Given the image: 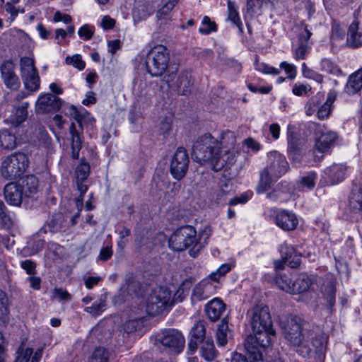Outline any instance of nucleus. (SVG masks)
<instances>
[{
	"label": "nucleus",
	"mask_w": 362,
	"mask_h": 362,
	"mask_svg": "<svg viewBox=\"0 0 362 362\" xmlns=\"http://www.w3.org/2000/svg\"><path fill=\"white\" fill-rule=\"evenodd\" d=\"M202 24L206 27H202L199 29L200 33L209 34L211 31L216 30V25L214 22H211L208 16H204L202 20Z\"/></svg>",
	"instance_id": "nucleus-54"
},
{
	"label": "nucleus",
	"mask_w": 362,
	"mask_h": 362,
	"mask_svg": "<svg viewBox=\"0 0 362 362\" xmlns=\"http://www.w3.org/2000/svg\"><path fill=\"white\" fill-rule=\"evenodd\" d=\"M107 353L103 348H97L92 354L88 362H107Z\"/></svg>",
	"instance_id": "nucleus-49"
},
{
	"label": "nucleus",
	"mask_w": 362,
	"mask_h": 362,
	"mask_svg": "<svg viewBox=\"0 0 362 362\" xmlns=\"http://www.w3.org/2000/svg\"><path fill=\"white\" fill-rule=\"evenodd\" d=\"M328 337L327 334L322 333L316 335L312 341L313 347L315 349V352L320 356L323 355L327 349Z\"/></svg>",
	"instance_id": "nucleus-33"
},
{
	"label": "nucleus",
	"mask_w": 362,
	"mask_h": 362,
	"mask_svg": "<svg viewBox=\"0 0 362 362\" xmlns=\"http://www.w3.org/2000/svg\"><path fill=\"white\" fill-rule=\"evenodd\" d=\"M52 293V298H57L59 300H68L71 299V295L62 288H54Z\"/></svg>",
	"instance_id": "nucleus-61"
},
{
	"label": "nucleus",
	"mask_w": 362,
	"mask_h": 362,
	"mask_svg": "<svg viewBox=\"0 0 362 362\" xmlns=\"http://www.w3.org/2000/svg\"><path fill=\"white\" fill-rule=\"evenodd\" d=\"M251 325L252 332H259L260 329L272 327V320L267 306H256L251 310Z\"/></svg>",
	"instance_id": "nucleus-11"
},
{
	"label": "nucleus",
	"mask_w": 362,
	"mask_h": 362,
	"mask_svg": "<svg viewBox=\"0 0 362 362\" xmlns=\"http://www.w3.org/2000/svg\"><path fill=\"white\" fill-rule=\"evenodd\" d=\"M294 129V126L288 125V151L291 153H296L302 148L303 141L295 134Z\"/></svg>",
	"instance_id": "nucleus-30"
},
{
	"label": "nucleus",
	"mask_w": 362,
	"mask_h": 362,
	"mask_svg": "<svg viewBox=\"0 0 362 362\" xmlns=\"http://www.w3.org/2000/svg\"><path fill=\"white\" fill-rule=\"evenodd\" d=\"M346 167L342 164H333L327 168L325 171L327 185H337L344 180L346 175Z\"/></svg>",
	"instance_id": "nucleus-18"
},
{
	"label": "nucleus",
	"mask_w": 362,
	"mask_h": 362,
	"mask_svg": "<svg viewBox=\"0 0 362 362\" xmlns=\"http://www.w3.org/2000/svg\"><path fill=\"white\" fill-rule=\"evenodd\" d=\"M23 81L25 87L30 91H35L40 87V77L37 71L33 72L31 74H28L21 76Z\"/></svg>",
	"instance_id": "nucleus-35"
},
{
	"label": "nucleus",
	"mask_w": 362,
	"mask_h": 362,
	"mask_svg": "<svg viewBox=\"0 0 362 362\" xmlns=\"http://www.w3.org/2000/svg\"><path fill=\"white\" fill-rule=\"evenodd\" d=\"M302 71L303 76L306 78H313L319 83H321L323 80V77L322 75L315 73L313 70L308 68L305 63H303L302 65Z\"/></svg>",
	"instance_id": "nucleus-57"
},
{
	"label": "nucleus",
	"mask_w": 362,
	"mask_h": 362,
	"mask_svg": "<svg viewBox=\"0 0 362 362\" xmlns=\"http://www.w3.org/2000/svg\"><path fill=\"white\" fill-rule=\"evenodd\" d=\"M349 206L350 209L356 213L362 211V193L358 191H353L349 198Z\"/></svg>",
	"instance_id": "nucleus-36"
},
{
	"label": "nucleus",
	"mask_w": 362,
	"mask_h": 362,
	"mask_svg": "<svg viewBox=\"0 0 362 362\" xmlns=\"http://www.w3.org/2000/svg\"><path fill=\"white\" fill-rule=\"evenodd\" d=\"M220 144L223 152H224L221 156V152L219 151V163H221L222 168L226 163L232 164L235 162L239 153V148L236 144L235 133L229 130L222 133Z\"/></svg>",
	"instance_id": "nucleus-8"
},
{
	"label": "nucleus",
	"mask_w": 362,
	"mask_h": 362,
	"mask_svg": "<svg viewBox=\"0 0 362 362\" xmlns=\"http://www.w3.org/2000/svg\"><path fill=\"white\" fill-rule=\"evenodd\" d=\"M29 103L25 102L22 105L16 108L15 118L13 119L11 124L15 127H18L28 117V107Z\"/></svg>",
	"instance_id": "nucleus-37"
},
{
	"label": "nucleus",
	"mask_w": 362,
	"mask_h": 362,
	"mask_svg": "<svg viewBox=\"0 0 362 362\" xmlns=\"http://www.w3.org/2000/svg\"><path fill=\"white\" fill-rule=\"evenodd\" d=\"M335 100V96L333 94H329L326 101L321 105H319L317 111V117L319 119H327L331 112L332 105Z\"/></svg>",
	"instance_id": "nucleus-32"
},
{
	"label": "nucleus",
	"mask_w": 362,
	"mask_h": 362,
	"mask_svg": "<svg viewBox=\"0 0 362 362\" xmlns=\"http://www.w3.org/2000/svg\"><path fill=\"white\" fill-rule=\"evenodd\" d=\"M226 310L225 303L218 298L209 301L205 306V312L211 321L218 320Z\"/></svg>",
	"instance_id": "nucleus-20"
},
{
	"label": "nucleus",
	"mask_w": 362,
	"mask_h": 362,
	"mask_svg": "<svg viewBox=\"0 0 362 362\" xmlns=\"http://www.w3.org/2000/svg\"><path fill=\"white\" fill-rule=\"evenodd\" d=\"M63 216L62 214H57L49 223V226L53 232L57 231L62 228L63 222Z\"/></svg>",
	"instance_id": "nucleus-63"
},
{
	"label": "nucleus",
	"mask_w": 362,
	"mask_h": 362,
	"mask_svg": "<svg viewBox=\"0 0 362 362\" xmlns=\"http://www.w3.org/2000/svg\"><path fill=\"white\" fill-rule=\"evenodd\" d=\"M322 95L317 94L311 98L305 105V112L308 116H311L317 112L319 105L322 103Z\"/></svg>",
	"instance_id": "nucleus-39"
},
{
	"label": "nucleus",
	"mask_w": 362,
	"mask_h": 362,
	"mask_svg": "<svg viewBox=\"0 0 362 362\" xmlns=\"http://www.w3.org/2000/svg\"><path fill=\"white\" fill-rule=\"evenodd\" d=\"M170 53L162 45L154 46L148 53L146 66L148 72L153 77L163 76L168 69Z\"/></svg>",
	"instance_id": "nucleus-5"
},
{
	"label": "nucleus",
	"mask_w": 362,
	"mask_h": 362,
	"mask_svg": "<svg viewBox=\"0 0 362 362\" xmlns=\"http://www.w3.org/2000/svg\"><path fill=\"white\" fill-rule=\"evenodd\" d=\"M68 114L74 119L82 128L84 124L92 123L93 118L86 110L80 111L73 105L68 107Z\"/></svg>",
	"instance_id": "nucleus-27"
},
{
	"label": "nucleus",
	"mask_w": 362,
	"mask_h": 362,
	"mask_svg": "<svg viewBox=\"0 0 362 362\" xmlns=\"http://www.w3.org/2000/svg\"><path fill=\"white\" fill-rule=\"evenodd\" d=\"M315 151L322 153L320 156H315V161H320L323 158V153L329 152V149L334 146L337 135L333 132H323L321 129H317L315 133Z\"/></svg>",
	"instance_id": "nucleus-10"
},
{
	"label": "nucleus",
	"mask_w": 362,
	"mask_h": 362,
	"mask_svg": "<svg viewBox=\"0 0 362 362\" xmlns=\"http://www.w3.org/2000/svg\"><path fill=\"white\" fill-rule=\"evenodd\" d=\"M202 356L206 361H212L215 356V349L214 344L211 343H206L204 346L202 347Z\"/></svg>",
	"instance_id": "nucleus-55"
},
{
	"label": "nucleus",
	"mask_w": 362,
	"mask_h": 362,
	"mask_svg": "<svg viewBox=\"0 0 362 362\" xmlns=\"http://www.w3.org/2000/svg\"><path fill=\"white\" fill-rule=\"evenodd\" d=\"M69 134L71 135V156L74 159H77L78 158L79 152L82 148L83 138L76 130V125L74 122H72L69 127Z\"/></svg>",
	"instance_id": "nucleus-24"
},
{
	"label": "nucleus",
	"mask_w": 362,
	"mask_h": 362,
	"mask_svg": "<svg viewBox=\"0 0 362 362\" xmlns=\"http://www.w3.org/2000/svg\"><path fill=\"white\" fill-rule=\"evenodd\" d=\"M206 329L203 321H198L192 327L190 334L191 337L197 341H202L205 338Z\"/></svg>",
	"instance_id": "nucleus-42"
},
{
	"label": "nucleus",
	"mask_w": 362,
	"mask_h": 362,
	"mask_svg": "<svg viewBox=\"0 0 362 362\" xmlns=\"http://www.w3.org/2000/svg\"><path fill=\"white\" fill-rule=\"evenodd\" d=\"M256 69L267 74L278 75L280 73V71L278 69L270 66L264 63H257Z\"/></svg>",
	"instance_id": "nucleus-60"
},
{
	"label": "nucleus",
	"mask_w": 362,
	"mask_h": 362,
	"mask_svg": "<svg viewBox=\"0 0 362 362\" xmlns=\"http://www.w3.org/2000/svg\"><path fill=\"white\" fill-rule=\"evenodd\" d=\"M293 281L286 275H279L276 279V283L279 288L290 293H291Z\"/></svg>",
	"instance_id": "nucleus-47"
},
{
	"label": "nucleus",
	"mask_w": 362,
	"mask_h": 362,
	"mask_svg": "<svg viewBox=\"0 0 362 362\" xmlns=\"http://www.w3.org/2000/svg\"><path fill=\"white\" fill-rule=\"evenodd\" d=\"M24 194L20 185L9 183L4 188V196L7 202L11 205L20 206Z\"/></svg>",
	"instance_id": "nucleus-19"
},
{
	"label": "nucleus",
	"mask_w": 362,
	"mask_h": 362,
	"mask_svg": "<svg viewBox=\"0 0 362 362\" xmlns=\"http://www.w3.org/2000/svg\"><path fill=\"white\" fill-rule=\"evenodd\" d=\"M317 175L315 173L310 172L306 175L302 177L300 180V185L303 187H306L309 189H313L315 185Z\"/></svg>",
	"instance_id": "nucleus-52"
},
{
	"label": "nucleus",
	"mask_w": 362,
	"mask_h": 362,
	"mask_svg": "<svg viewBox=\"0 0 362 362\" xmlns=\"http://www.w3.org/2000/svg\"><path fill=\"white\" fill-rule=\"evenodd\" d=\"M192 84L191 73L187 70L181 71L175 81L177 92L183 95L191 93Z\"/></svg>",
	"instance_id": "nucleus-22"
},
{
	"label": "nucleus",
	"mask_w": 362,
	"mask_h": 362,
	"mask_svg": "<svg viewBox=\"0 0 362 362\" xmlns=\"http://www.w3.org/2000/svg\"><path fill=\"white\" fill-rule=\"evenodd\" d=\"M264 3H266L265 0H247V11L251 14H257Z\"/></svg>",
	"instance_id": "nucleus-50"
},
{
	"label": "nucleus",
	"mask_w": 362,
	"mask_h": 362,
	"mask_svg": "<svg viewBox=\"0 0 362 362\" xmlns=\"http://www.w3.org/2000/svg\"><path fill=\"white\" fill-rule=\"evenodd\" d=\"M274 220L276 225L285 231L295 230L298 224L296 214L287 210L276 211Z\"/></svg>",
	"instance_id": "nucleus-16"
},
{
	"label": "nucleus",
	"mask_w": 362,
	"mask_h": 362,
	"mask_svg": "<svg viewBox=\"0 0 362 362\" xmlns=\"http://www.w3.org/2000/svg\"><path fill=\"white\" fill-rule=\"evenodd\" d=\"M177 3V0H169L158 11L157 18L163 19L167 16L174 8Z\"/></svg>",
	"instance_id": "nucleus-51"
},
{
	"label": "nucleus",
	"mask_w": 362,
	"mask_h": 362,
	"mask_svg": "<svg viewBox=\"0 0 362 362\" xmlns=\"http://www.w3.org/2000/svg\"><path fill=\"white\" fill-rule=\"evenodd\" d=\"M310 90L311 86L308 84L296 83L293 87L292 92L296 95L301 96L306 95Z\"/></svg>",
	"instance_id": "nucleus-59"
},
{
	"label": "nucleus",
	"mask_w": 362,
	"mask_h": 362,
	"mask_svg": "<svg viewBox=\"0 0 362 362\" xmlns=\"http://www.w3.org/2000/svg\"><path fill=\"white\" fill-rule=\"evenodd\" d=\"M321 69L330 74L339 76L341 74L339 67L329 59H325L321 62Z\"/></svg>",
	"instance_id": "nucleus-46"
},
{
	"label": "nucleus",
	"mask_w": 362,
	"mask_h": 362,
	"mask_svg": "<svg viewBox=\"0 0 362 362\" xmlns=\"http://www.w3.org/2000/svg\"><path fill=\"white\" fill-rule=\"evenodd\" d=\"M362 88V68L352 74L345 86V92L354 95Z\"/></svg>",
	"instance_id": "nucleus-25"
},
{
	"label": "nucleus",
	"mask_w": 362,
	"mask_h": 362,
	"mask_svg": "<svg viewBox=\"0 0 362 362\" xmlns=\"http://www.w3.org/2000/svg\"><path fill=\"white\" fill-rule=\"evenodd\" d=\"M66 62L68 64L72 65L77 68L78 70H83L85 68L86 63L82 60L81 55L75 54L72 57H67L66 58Z\"/></svg>",
	"instance_id": "nucleus-53"
},
{
	"label": "nucleus",
	"mask_w": 362,
	"mask_h": 362,
	"mask_svg": "<svg viewBox=\"0 0 362 362\" xmlns=\"http://www.w3.org/2000/svg\"><path fill=\"white\" fill-rule=\"evenodd\" d=\"M229 333L227 322L223 320L218 325L216 332V341L219 346H224L228 341V334Z\"/></svg>",
	"instance_id": "nucleus-38"
},
{
	"label": "nucleus",
	"mask_w": 362,
	"mask_h": 362,
	"mask_svg": "<svg viewBox=\"0 0 362 362\" xmlns=\"http://www.w3.org/2000/svg\"><path fill=\"white\" fill-rule=\"evenodd\" d=\"M173 304L170 291L163 286L154 288L148 294L146 302V310L151 315H157Z\"/></svg>",
	"instance_id": "nucleus-6"
},
{
	"label": "nucleus",
	"mask_w": 362,
	"mask_h": 362,
	"mask_svg": "<svg viewBox=\"0 0 362 362\" xmlns=\"http://www.w3.org/2000/svg\"><path fill=\"white\" fill-rule=\"evenodd\" d=\"M156 341L164 346L176 349L177 352L180 351L185 344L182 334L175 329L162 331L157 335Z\"/></svg>",
	"instance_id": "nucleus-12"
},
{
	"label": "nucleus",
	"mask_w": 362,
	"mask_h": 362,
	"mask_svg": "<svg viewBox=\"0 0 362 362\" xmlns=\"http://www.w3.org/2000/svg\"><path fill=\"white\" fill-rule=\"evenodd\" d=\"M105 301L100 300L98 303H93L92 306L85 308L84 311L93 316H98L105 310Z\"/></svg>",
	"instance_id": "nucleus-48"
},
{
	"label": "nucleus",
	"mask_w": 362,
	"mask_h": 362,
	"mask_svg": "<svg viewBox=\"0 0 362 362\" xmlns=\"http://www.w3.org/2000/svg\"><path fill=\"white\" fill-rule=\"evenodd\" d=\"M313 284V279L306 274H300L292 283L291 293L296 294L307 291Z\"/></svg>",
	"instance_id": "nucleus-26"
},
{
	"label": "nucleus",
	"mask_w": 362,
	"mask_h": 362,
	"mask_svg": "<svg viewBox=\"0 0 362 362\" xmlns=\"http://www.w3.org/2000/svg\"><path fill=\"white\" fill-rule=\"evenodd\" d=\"M78 35L86 40H90L93 35V30L88 25H83L78 31Z\"/></svg>",
	"instance_id": "nucleus-64"
},
{
	"label": "nucleus",
	"mask_w": 362,
	"mask_h": 362,
	"mask_svg": "<svg viewBox=\"0 0 362 362\" xmlns=\"http://www.w3.org/2000/svg\"><path fill=\"white\" fill-rule=\"evenodd\" d=\"M189 157L187 151L179 147L172 157L170 170L172 176L177 180H182L187 173L189 166Z\"/></svg>",
	"instance_id": "nucleus-9"
},
{
	"label": "nucleus",
	"mask_w": 362,
	"mask_h": 362,
	"mask_svg": "<svg viewBox=\"0 0 362 362\" xmlns=\"http://www.w3.org/2000/svg\"><path fill=\"white\" fill-rule=\"evenodd\" d=\"M280 251L282 255V259L286 262L291 259L294 255H297L294 247L287 244L282 245Z\"/></svg>",
	"instance_id": "nucleus-58"
},
{
	"label": "nucleus",
	"mask_w": 362,
	"mask_h": 362,
	"mask_svg": "<svg viewBox=\"0 0 362 362\" xmlns=\"http://www.w3.org/2000/svg\"><path fill=\"white\" fill-rule=\"evenodd\" d=\"M0 146L5 149H13L16 146V138L14 134L7 129L0 132Z\"/></svg>",
	"instance_id": "nucleus-31"
},
{
	"label": "nucleus",
	"mask_w": 362,
	"mask_h": 362,
	"mask_svg": "<svg viewBox=\"0 0 362 362\" xmlns=\"http://www.w3.org/2000/svg\"><path fill=\"white\" fill-rule=\"evenodd\" d=\"M90 173V165L83 160L77 166L76 169V180L81 181H86Z\"/></svg>",
	"instance_id": "nucleus-45"
},
{
	"label": "nucleus",
	"mask_w": 362,
	"mask_h": 362,
	"mask_svg": "<svg viewBox=\"0 0 362 362\" xmlns=\"http://www.w3.org/2000/svg\"><path fill=\"white\" fill-rule=\"evenodd\" d=\"M29 165L28 156L21 152H17L6 157L2 162L1 172L4 177L14 180L26 170Z\"/></svg>",
	"instance_id": "nucleus-7"
},
{
	"label": "nucleus",
	"mask_w": 362,
	"mask_h": 362,
	"mask_svg": "<svg viewBox=\"0 0 362 362\" xmlns=\"http://www.w3.org/2000/svg\"><path fill=\"white\" fill-rule=\"evenodd\" d=\"M277 178L272 176L269 171L265 168L259 173V180L257 186L256 191L258 194H262L268 190L274 181Z\"/></svg>",
	"instance_id": "nucleus-28"
},
{
	"label": "nucleus",
	"mask_w": 362,
	"mask_h": 362,
	"mask_svg": "<svg viewBox=\"0 0 362 362\" xmlns=\"http://www.w3.org/2000/svg\"><path fill=\"white\" fill-rule=\"evenodd\" d=\"M216 292V286L209 280L204 279L193 288L191 299L193 303L209 298Z\"/></svg>",
	"instance_id": "nucleus-17"
},
{
	"label": "nucleus",
	"mask_w": 362,
	"mask_h": 362,
	"mask_svg": "<svg viewBox=\"0 0 362 362\" xmlns=\"http://www.w3.org/2000/svg\"><path fill=\"white\" fill-rule=\"evenodd\" d=\"M143 327V321L141 318H135L126 321L120 328L123 335H129L140 329Z\"/></svg>",
	"instance_id": "nucleus-34"
},
{
	"label": "nucleus",
	"mask_w": 362,
	"mask_h": 362,
	"mask_svg": "<svg viewBox=\"0 0 362 362\" xmlns=\"http://www.w3.org/2000/svg\"><path fill=\"white\" fill-rule=\"evenodd\" d=\"M280 67L284 69L288 74V78L293 79L296 76V67L293 64H288L286 62H283L280 64Z\"/></svg>",
	"instance_id": "nucleus-62"
},
{
	"label": "nucleus",
	"mask_w": 362,
	"mask_h": 362,
	"mask_svg": "<svg viewBox=\"0 0 362 362\" xmlns=\"http://www.w3.org/2000/svg\"><path fill=\"white\" fill-rule=\"evenodd\" d=\"M284 337L289 344L296 348L303 357L310 356L312 349L308 346V324L296 316L288 317L282 327Z\"/></svg>",
	"instance_id": "nucleus-1"
},
{
	"label": "nucleus",
	"mask_w": 362,
	"mask_h": 362,
	"mask_svg": "<svg viewBox=\"0 0 362 362\" xmlns=\"http://www.w3.org/2000/svg\"><path fill=\"white\" fill-rule=\"evenodd\" d=\"M61 100L52 94L47 93L39 97L36 102L35 110L37 113L45 114L59 110L61 107Z\"/></svg>",
	"instance_id": "nucleus-15"
},
{
	"label": "nucleus",
	"mask_w": 362,
	"mask_h": 362,
	"mask_svg": "<svg viewBox=\"0 0 362 362\" xmlns=\"http://www.w3.org/2000/svg\"><path fill=\"white\" fill-rule=\"evenodd\" d=\"M21 76L31 74L37 71L34 66V61L30 57H23L20 61Z\"/></svg>",
	"instance_id": "nucleus-43"
},
{
	"label": "nucleus",
	"mask_w": 362,
	"mask_h": 362,
	"mask_svg": "<svg viewBox=\"0 0 362 362\" xmlns=\"http://www.w3.org/2000/svg\"><path fill=\"white\" fill-rule=\"evenodd\" d=\"M259 331L253 332V334L248 336L245 342V348L250 354V358H252L254 361L262 360V354L258 350L257 346L262 348L269 346L275 336V332L272 327L263 330L260 329Z\"/></svg>",
	"instance_id": "nucleus-4"
},
{
	"label": "nucleus",
	"mask_w": 362,
	"mask_h": 362,
	"mask_svg": "<svg viewBox=\"0 0 362 362\" xmlns=\"http://www.w3.org/2000/svg\"><path fill=\"white\" fill-rule=\"evenodd\" d=\"M220 141L210 134L199 136L192 146V159L199 163H209L214 170L221 169L219 163Z\"/></svg>",
	"instance_id": "nucleus-2"
},
{
	"label": "nucleus",
	"mask_w": 362,
	"mask_h": 362,
	"mask_svg": "<svg viewBox=\"0 0 362 362\" xmlns=\"http://www.w3.org/2000/svg\"><path fill=\"white\" fill-rule=\"evenodd\" d=\"M309 42H298V46L294 49L293 57L296 60L305 59L306 55L310 50Z\"/></svg>",
	"instance_id": "nucleus-44"
},
{
	"label": "nucleus",
	"mask_w": 362,
	"mask_h": 362,
	"mask_svg": "<svg viewBox=\"0 0 362 362\" xmlns=\"http://www.w3.org/2000/svg\"><path fill=\"white\" fill-rule=\"evenodd\" d=\"M15 65L6 60L0 65V71L5 86L11 90H18L21 86L20 80L14 71Z\"/></svg>",
	"instance_id": "nucleus-14"
},
{
	"label": "nucleus",
	"mask_w": 362,
	"mask_h": 362,
	"mask_svg": "<svg viewBox=\"0 0 362 362\" xmlns=\"http://www.w3.org/2000/svg\"><path fill=\"white\" fill-rule=\"evenodd\" d=\"M335 281L329 279L323 291V295L330 307L333 306L335 302Z\"/></svg>",
	"instance_id": "nucleus-41"
},
{
	"label": "nucleus",
	"mask_w": 362,
	"mask_h": 362,
	"mask_svg": "<svg viewBox=\"0 0 362 362\" xmlns=\"http://www.w3.org/2000/svg\"><path fill=\"white\" fill-rule=\"evenodd\" d=\"M18 185L22 187L24 195L29 197L37 192L38 188V180L34 175H28L23 177L21 183Z\"/></svg>",
	"instance_id": "nucleus-29"
},
{
	"label": "nucleus",
	"mask_w": 362,
	"mask_h": 362,
	"mask_svg": "<svg viewBox=\"0 0 362 362\" xmlns=\"http://www.w3.org/2000/svg\"><path fill=\"white\" fill-rule=\"evenodd\" d=\"M228 19L233 23L239 29H241L242 22L239 16L235 4L228 0Z\"/></svg>",
	"instance_id": "nucleus-40"
},
{
	"label": "nucleus",
	"mask_w": 362,
	"mask_h": 362,
	"mask_svg": "<svg viewBox=\"0 0 362 362\" xmlns=\"http://www.w3.org/2000/svg\"><path fill=\"white\" fill-rule=\"evenodd\" d=\"M265 168L270 172L272 176L279 178L286 173L288 168V164L283 155L274 151L268 155V163Z\"/></svg>",
	"instance_id": "nucleus-13"
},
{
	"label": "nucleus",
	"mask_w": 362,
	"mask_h": 362,
	"mask_svg": "<svg viewBox=\"0 0 362 362\" xmlns=\"http://www.w3.org/2000/svg\"><path fill=\"white\" fill-rule=\"evenodd\" d=\"M231 269V266L228 264H222L216 272L210 274L209 277L214 281H218L219 278L224 276L227 272Z\"/></svg>",
	"instance_id": "nucleus-56"
},
{
	"label": "nucleus",
	"mask_w": 362,
	"mask_h": 362,
	"mask_svg": "<svg viewBox=\"0 0 362 362\" xmlns=\"http://www.w3.org/2000/svg\"><path fill=\"white\" fill-rule=\"evenodd\" d=\"M169 247L174 251H183L189 248L191 257H195L202 249V244L197 241L195 229L189 226L182 227L175 231L169 238Z\"/></svg>",
	"instance_id": "nucleus-3"
},
{
	"label": "nucleus",
	"mask_w": 362,
	"mask_h": 362,
	"mask_svg": "<svg viewBox=\"0 0 362 362\" xmlns=\"http://www.w3.org/2000/svg\"><path fill=\"white\" fill-rule=\"evenodd\" d=\"M42 356V349H38L33 353L32 348H21L15 362H39Z\"/></svg>",
	"instance_id": "nucleus-23"
},
{
	"label": "nucleus",
	"mask_w": 362,
	"mask_h": 362,
	"mask_svg": "<svg viewBox=\"0 0 362 362\" xmlns=\"http://www.w3.org/2000/svg\"><path fill=\"white\" fill-rule=\"evenodd\" d=\"M347 44L351 47H358L362 45V28L358 21H354L349 27L347 33Z\"/></svg>",
	"instance_id": "nucleus-21"
}]
</instances>
